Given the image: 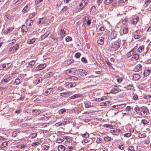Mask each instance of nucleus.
Here are the masks:
<instances>
[{
  "label": "nucleus",
  "mask_w": 151,
  "mask_h": 151,
  "mask_svg": "<svg viewBox=\"0 0 151 151\" xmlns=\"http://www.w3.org/2000/svg\"><path fill=\"white\" fill-rule=\"evenodd\" d=\"M62 2L61 1H58L56 4V6L58 7L60 6L61 5Z\"/></svg>",
  "instance_id": "13d9d810"
},
{
  "label": "nucleus",
  "mask_w": 151,
  "mask_h": 151,
  "mask_svg": "<svg viewBox=\"0 0 151 151\" xmlns=\"http://www.w3.org/2000/svg\"><path fill=\"white\" fill-rule=\"evenodd\" d=\"M37 135V134L36 133H34L32 134L31 136L32 138H34Z\"/></svg>",
  "instance_id": "864d4df0"
},
{
  "label": "nucleus",
  "mask_w": 151,
  "mask_h": 151,
  "mask_svg": "<svg viewBox=\"0 0 151 151\" xmlns=\"http://www.w3.org/2000/svg\"><path fill=\"white\" fill-rule=\"evenodd\" d=\"M91 24V20H88L86 22V24L88 26H89Z\"/></svg>",
  "instance_id": "338daca9"
},
{
  "label": "nucleus",
  "mask_w": 151,
  "mask_h": 151,
  "mask_svg": "<svg viewBox=\"0 0 151 151\" xmlns=\"http://www.w3.org/2000/svg\"><path fill=\"white\" fill-rule=\"evenodd\" d=\"M65 111L66 109H63L59 110L58 112L59 114H63Z\"/></svg>",
  "instance_id": "473e14b6"
},
{
  "label": "nucleus",
  "mask_w": 151,
  "mask_h": 151,
  "mask_svg": "<svg viewBox=\"0 0 151 151\" xmlns=\"http://www.w3.org/2000/svg\"><path fill=\"white\" fill-rule=\"evenodd\" d=\"M102 1V0H97L96 1V3L98 4V6H99L100 4L101 3Z\"/></svg>",
  "instance_id": "bf43d9fd"
},
{
  "label": "nucleus",
  "mask_w": 151,
  "mask_h": 151,
  "mask_svg": "<svg viewBox=\"0 0 151 151\" xmlns=\"http://www.w3.org/2000/svg\"><path fill=\"white\" fill-rule=\"evenodd\" d=\"M45 22V19L43 18L39 19L38 24L40 25L43 24Z\"/></svg>",
  "instance_id": "5701e85b"
},
{
  "label": "nucleus",
  "mask_w": 151,
  "mask_h": 151,
  "mask_svg": "<svg viewBox=\"0 0 151 151\" xmlns=\"http://www.w3.org/2000/svg\"><path fill=\"white\" fill-rule=\"evenodd\" d=\"M63 141V140L61 138L58 139L57 140L56 142L59 143Z\"/></svg>",
  "instance_id": "8fccbe9b"
},
{
  "label": "nucleus",
  "mask_w": 151,
  "mask_h": 151,
  "mask_svg": "<svg viewBox=\"0 0 151 151\" xmlns=\"http://www.w3.org/2000/svg\"><path fill=\"white\" fill-rule=\"evenodd\" d=\"M125 105H126L125 104L117 105L116 108L122 109L125 107Z\"/></svg>",
  "instance_id": "2f4dec72"
},
{
  "label": "nucleus",
  "mask_w": 151,
  "mask_h": 151,
  "mask_svg": "<svg viewBox=\"0 0 151 151\" xmlns=\"http://www.w3.org/2000/svg\"><path fill=\"white\" fill-rule=\"evenodd\" d=\"M52 90V88H49L47 89V91L45 92V94L46 95L49 94L51 92Z\"/></svg>",
  "instance_id": "bb28decb"
},
{
  "label": "nucleus",
  "mask_w": 151,
  "mask_h": 151,
  "mask_svg": "<svg viewBox=\"0 0 151 151\" xmlns=\"http://www.w3.org/2000/svg\"><path fill=\"white\" fill-rule=\"evenodd\" d=\"M70 92H65L60 93V95L61 96H62L64 97H67V96H69L70 95Z\"/></svg>",
  "instance_id": "dca6fc26"
},
{
  "label": "nucleus",
  "mask_w": 151,
  "mask_h": 151,
  "mask_svg": "<svg viewBox=\"0 0 151 151\" xmlns=\"http://www.w3.org/2000/svg\"><path fill=\"white\" fill-rule=\"evenodd\" d=\"M85 106L86 108H88L91 107V105L89 103H86L85 104Z\"/></svg>",
  "instance_id": "de8ad7c7"
},
{
  "label": "nucleus",
  "mask_w": 151,
  "mask_h": 151,
  "mask_svg": "<svg viewBox=\"0 0 151 151\" xmlns=\"http://www.w3.org/2000/svg\"><path fill=\"white\" fill-rule=\"evenodd\" d=\"M134 38L135 39H139L140 37V35H134Z\"/></svg>",
  "instance_id": "3c124183"
},
{
  "label": "nucleus",
  "mask_w": 151,
  "mask_h": 151,
  "mask_svg": "<svg viewBox=\"0 0 151 151\" xmlns=\"http://www.w3.org/2000/svg\"><path fill=\"white\" fill-rule=\"evenodd\" d=\"M22 32H27V27L25 26L24 25H23L22 26Z\"/></svg>",
  "instance_id": "cd10ccee"
},
{
  "label": "nucleus",
  "mask_w": 151,
  "mask_h": 151,
  "mask_svg": "<svg viewBox=\"0 0 151 151\" xmlns=\"http://www.w3.org/2000/svg\"><path fill=\"white\" fill-rule=\"evenodd\" d=\"M131 135V134L129 133H126L124 134V136L125 137H129Z\"/></svg>",
  "instance_id": "09e8293b"
},
{
  "label": "nucleus",
  "mask_w": 151,
  "mask_h": 151,
  "mask_svg": "<svg viewBox=\"0 0 151 151\" xmlns=\"http://www.w3.org/2000/svg\"><path fill=\"white\" fill-rule=\"evenodd\" d=\"M128 150L129 151H135L133 147L132 146H129V147Z\"/></svg>",
  "instance_id": "49530a36"
},
{
  "label": "nucleus",
  "mask_w": 151,
  "mask_h": 151,
  "mask_svg": "<svg viewBox=\"0 0 151 151\" xmlns=\"http://www.w3.org/2000/svg\"><path fill=\"white\" fill-rule=\"evenodd\" d=\"M29 10L27 5L23 9L22 12L24 13H25L27 12H28Z\"/></svg>",
  "instance_id": "393cba45"
},
{
  "label": "nucleus",
  "mask_w": 151,
  "mask_h": 151,
  "mask_svg": "<svg viewBox=\"0 0 151 151\" xmlns=\"http://www.w3.org/2000/svg\"><path fill=\"white\" fill-rule=\"evenodd\" d=\"M78 75L84 77L86 75V74L85 73V70H83L82 69H79L78 70Z\"/></svg>",
  "instance_id": "0eeeda50"
},
{
  "label": "nucleus",
  "mask_w": 151,
  "mask_h": 151,
  "mask_svg": "<svg viewBox=\"0 0 151 151\" xmlns=\"http://www.w3.org/2000/svg\"><path fill=\"white\" fill-rule=\"evenodd\" d=\"M140 78L139 75L137 74H134L133 75V78L134 81H137Z\"/></svg>",
  "instance_id": "9b49d317"
},
{
  "label": "nucleus",
  "mask_w": 151,
  "mask_h": 151,
  "mask_svg": "<svg viewBox=\"0 0 151 151\" xmlns=\"http://www.w3.org/2000/svg\"><path fill=\"white\" fill-rule=\"evenodd\" d=\"M50 33L49 32H47L45 34H44L42 36V39H44L45 38L47 37L49 34Z\"/></svg>",
  "instance_id": "c756f323"
},
{
  "label": "nucleus",
  "mask_w": 151,
  "mask_h": 151,
  "mask_svg": "<svg viewBox=\"0 0 151 151\" xmlns=\"http://www.w3.org/2000/svg\"><path fill=\"white\" fill-rule=\"evenodd\" d=\"M35 83L37 84H38L42 81V78H37L35 79Z\"/></svg>",
  "instance_id": "7c9ffc66"
},
{
  "label": "nucleus",
  "mask_w": 151,
  "mask_h": 151,
  "mask_svg": "<svg viewBox=\"0 0 151 151\" xmlns=\"http://www.w3.org/2000/svg\"><path fill=\"white\" fill-rule=\"evenodd\" d=\"M65 40L67 42H69L72 40V38L70 37H67L65 38Z\"/></svg>",
  "instance_id": "a19ab883"
},
{
  "label": "nucleus",
  "mask_w": 151,
  "mask_h": 151,
  "mask_svg": "<svg viewBox=\"0 0 151 151\" xmlns=\"http://www.w3.org/2000/svg\"><path fill=\"white\" fill-rule=\"evenodd\" d=\"M83 4H84V5L83 6V7L81 8H80V10H81L82 9L84 8L86 6L87 4H87V3H86V2H83Z\"/></svg>",
  "instance_id": "4d7b16f0"
},
{
  "label": "nucleus",
  "mask_w": 151,
  "mask_h": 151,
  "mask_svg": "<svg viewBox=\"0 0 151 151\" xmlns=\"http://www.w3.org/2000/svg\"><path fill=\"white\" fill-rule=\"evenodd\" d=\"M65 147L63 145H60L58 146V150L59 151H64Z\"/></svg>",
  "instance_id": "2eb2a0df"
},
{
  "label": "nucleus",
  "mask_w": 151,
  "mask_h": 151,
  "mask_svg": "<svg viewBox=\"0 0 151 151\" xmlns=\"http://www.w3.org/2000/svg\"><path fill=\"white\" fill-rule=\"evenodd\" d=\"M68 8V7L67 6H64L63 8L61 10V13L66 11L67 10Z\"/></svg>",
  "instance_id": "72a5a7b5"
},
{
  "label": "nucleus",
  "mask_w": 151,
  "mask_h": 151,
  "mask_svg": "<svg viewBox=\"0 0 151 151\" xmlns=\"http://www.w3.org/2000/svg\"><path fill=\"white\" fill-rule=\"evenodd\" d=\"M133 98L134 100H136L137 99H138V96L137 95L135 94H134L133 96Z\"/></svg>",
  "instance_id": "5fc2aeb1"
},
{
  "label": "nucleus",
  "mask_w": 151,
  "mask_h": 151,
  "mask_svg": "<svg viewBox=\"0 0 151 151\" xmlns=\"http://www.w3.org/2000/svg\"><path fill=\"white\" fill-rule=\"evenodd\" d=\"M142 123L144 124H147L149 123V122L146 119H143L142 121Z\"/></svg>",
  "instance_id": "e433bc0d"
},
{
  "label": "nucleus",
  "mask_w": 151,
  "mask_h": 151,
  "mask_svg": "<svg viewBox=\"0 0 151 151\" xmlns=\"http://www.w3.org/2000/svg\"><path fill=\"white\" fill-rule=\"evenodd\" d=\"M142 66L140 64H138L136 65L134 69V71L135 72H138L142 70Z\"/></svg>",
  "instance_id": "6e6552de"
},
{
  "label": "nucleus",
  "mask_w": 151,
  "mask_h": 151,
  "mask_svg": "<svg viewBox=\"0 0 151 151\" xmlns=\"http://www.w3.org/2000/svg\"><path fill=\"white\" fill-rule=\"evenodd\" d=\"M104 37H101L97 41V43L101 45H102L104 44Z\"/></svg>",
  "instance_id": "9d476101"
},
{
  "label": "nucleus",
  "mask_w": 151,
  "mask_h": 151,
  "mask_svg": "<svg viewBox=\"0 0 151 151\" xmlns=\"http://www.w3.org/2000/svg\"><path fill=\"white\" fill-rule=\"evenodd\" d=\"M124 88L128 90H131L133 89L134 87L132 85L129 84L125 86Z\"/></svg>",
  "instance_id": "f8f14e48"
},
{
  "label": "nucleus",
  "mask_w": 151,
  "mask_h": 151,
  "mask_svg": "<svg viewBox=\"0 0 151 151\" xmlns=\"http://www.w3.org/2000/svg\"><path fill=\"white\" fill-rule=\"evenodd\" d=\"M19 47V45L18 44H15L14 46L12 47L11 48L9 49V51L13 52L14 51H16L18 49Z\"/></svg>",
  "instance_id": "39448f33"
},
{
  "label": "nucleus",
  "mask_w": 151,
  "mask_h": 151,
  "mask_svg": "<svg viewBox=\"0 0 151 151\" xmlns=\"http://www.w3.org/2000/svg\"><path fill=\"white\" fill-rule=\"evenodd\" d=\"M134 52V51L133 50H132L129 52L128 53V57H130L132 56Z\"/></svg>",
  "instance_id": "37998d69"
},
{
  "label": "nucleus",
  "mask_w": 151,
  "mask_h": 151,
  "mask_svg": "<svg viewBox=\"0 0 151 151\" xmlns=\"http://www.w3.org/2000/svg\"><path fill=\"white\" fill-rule=\"evenodd\" d=\"M46 66L45 64H41L37 67L36 69L37 70H40L44 69Z\"/></svg>",
  "instance_id": "423d86ee"
},
{
  "label": "nucleus",
  "mask_w": 151,
  "mask_h": 151,
  "mask_svg": "<svg viewBox=\"0 0 151 151\" xmlns=\"http://www.w3.org/2000/svg\"><path fill=\"white\" fill-rule=\"evenodd\" d=\"M22 1V0H15L14 1L13 3L14 4L17 5L20 3Z\"/></svg>",
  "instance_id": "c85d7f7f"
},
{
  "label": "nucleus",
  "mask_w": 151,
  "mask_h": 151,
  "mask_svg": "<svg viewBox=\"0 0 151 151\" xmlns=\"http://www.w3.org/2000/svg\"><path fill=\"white\" fill-rule=\"evenodd\" d=\"M33 21L32 20H27L25 22L26 24L27 25H28L29 26H31L32 24Z\"/></svg>",
  "instance_id": "4be33fe9"
},
{
  "label": "nucleus",
  "mask_w": 151,
  "mask_h": 151,
  "mask_svg": "<svg viewBox=\"0 0 151 151\" xmlns=\"http://www.w3.org/2000/svg\"><path fill=\"white\" fill-rule=\"evenodd\" d=\"M114 0H106L104 1V3L105 5H108L112 2H114Z\"/></svg>",
  "instance_id": "6ab92c4d"
},
{
  "label": "nucleus",
  "mask_w": 151,
  "mask_h": 151,
  "mask_svg": "<svg viewBox=\"0 0 151 151\" xmlns=\"http://www.w3.org/2000/svg\"><path fill=\"white\" fill-rule=\"evenodd\" d=\"M150 70H146L144 71L143 75L145 76H147L150 74Z\"/></svg>",
  "instance_id": "aec40b11"
},
{
  "label": "nucleus",
  "mask_w": 151,
  "mask_h": 151,
  "mask_svg": "<svg viewBox=\"0 0 151 151\" xmlns=\"http://www.w3.org/2000/svg\"><path fill=\"white\" fill-rule=\"evenodd\" d=\"M88 142V140H87V139H85L83 140V141L82 142V143H83V144L85 145V144H86V143H87Z\"/></svg>",
  "instance_id": "052dcab7"
},
{
  "label": "nucleus",
  "mask_w": 151,
  "mask_h": 151,
  "mask_svg": "<svg viewBox=\"0 0 151 151\" xmlns=\"http://www.w3.org/2000/svg\"><path fill=\"white\" fill-rule=\"evenodd\" d=\"M35 62L34 60L31 61L29 62V64L30 65L33 66L35 64Z\"/></svg>",
  "instance_id": "c03bdc74"
},
{
  "label": "nucleus",
  "mask_w": 151,
  "mask_h": 151,
  "mask_svg": "<svg viewBox=\"0 0 151 151\" xmlns=\"http://www.w3.org/2000/svg\"><path fill=\"white\" fill-rule=\"evenodd\" d=\"M73 61L74 60L73 59L68 60L64 62V64L66 65H69L72 63Z\"/></svg>",
  "instance_id": "1a4fd4ad"
},
{
  "label": "nucleus",
  "mask_w": 151,
  "mask_h": 151,
  "mask_svg": "<svg viewBox=\"0 0 151 151\" xmlns=\"http://www.w3.org/2000/svg\"><path fill=\"white\" fill-rule=\"evenodd\" d=\"M96 142L97 143H100L101 142V140L100 139V138H97L96 140Z\"/></svg>",
  "instance_id": "69168bd1"
},
{
  "label": "nucleus",
  "mask_w": 151,
  "mask_h": 151,
  "mask_svg": "<svg viewBox=\"0 0 151 151\" xmlns=\"http://www.w3.org/2000/svg\"><path fill=\"white\" fill-rule=\"evenodd\" d=\"M8 141H5L1 144L0 146V147L1 148H2L4 147H6L8 145Z\"/></svg>",
  "instance_id": "f3484780"
},
{
  "label": "nucleus",
  "mask_w": 151,
  "mask_h": 151,
  "mask_svg": "<svg viewBox=\"0 0 151 151\" xmlns=\"http://www.w3.org/2000/svg\"><path fill=\"white\" fill-rule=\"evenodd\" d=\"M120 46V44L119 42L116 41L113 43L111 47L114 50H116L119 48Z\"/></svg>",
  "instance_id": "f257e3e1"
},
{
  "label": "nucleus",
  "mask_w": 151,
  "mask_h": 151,
  "mask_svg": "<svg viewBox=\"0 0 151 151\" xmlns=\"http://www.w3.org/2000/svg\"><path fill=\"white\" fill-rule=\"evenodd\" d=\"M148 109L147 107L142 106L141 108V114L142 115H147V112L148 111Z\"/></svg>",
  "instance_id": "7ed1b4c3"
},
{
  "label": "nucleus",
  "mask_w": 151,
  "mask_h": 151,
  "mask_svg": "<svg viewBox=\"0 0 151 151\" xmlns=\"http://www.w3.org/2000/svg\"><path fill=\"white\" fill-rule=\"evenodd\" d=\"M105 141L107 142H109L111 140V138L109 137H105L104 138Z\"/></svg>",
  "instance_id": "ea45409f"
},
{
  "label": "nucleus",
  "mask_w": 151,
  "mask_h": 151,
  "mask_svg": "<svg viewBox=\"0 0 151 151\" xmlns=\"http://www.w3.org/2000/svg\"><path fill=\"white\" fill-rule=\"evenodd\" d=\"M13 30V29L12 28L9 27L7 28V30H5L4 32V33L5 35H6L8 33L10 32Z\"/></svg>",
  "instance_id": "412c9836"
},
{
  "label": "nucleus",
  "mask_w": 151,
  "mask_h": 151,
  "mask_svg": "<svg viewBox=\"0 0 151 151\" xmlns=\"http://www.w3.org/2000/svg\"><path fill=\"white\" fill-rule=\"evenodd\" d=\"M134 111H136L137 114L138 113V112L137 111H140V109L139 107H135L134 109Z\"/></svg>",
  "instance_id": "6e6d98bb"
},
{
  "label": "nucleus",
  "mask_w": 151,
  "mask_h": 151,
  "mask_svg": "<svg viewBox=\"0 0 151 151\" xmlns=\"http://www.w3.org/2000/svg\"><path fill=\"white\" fill-rule=\"evenodd\" d=\"M128 32V28L127 27H124L123 30V33L124 34H127Z\"/></svg>",
  "instance_id": "c9c22d12"
},
{
  "label": "nucleus",
  "mask_w": 151,
  "mask_h": 151,
  "mask_svg": "<svg viewBox=\"0 0 151 151\" xmlns=\"http://www.w3.org/2000/svg\"><path fill=\"white\" fill-rule=\"evenodd\" d=\"M35 40L36 39L35 38L32 39H29L27 40V43L29 44H32L35 42Z\"/></svg>",
  "instance_id": "ddd939ff"
},
{
  "label": "nucleus",
  "mask_w": 151,
  "mask_h": 151,
  "mask_svg": "<svg viewBox=\"0 0 151 151\" xmlns=\"http://www.w3.org/2000/svg\"><path fill=\"white\" fill-rule=\"evenodd\" d=\"M9 78H6L3 80H2L1 82L3 84H5L9 81Z\"/></svg>",
  "instance_id": "f704fd0d"
},
{
  "label": "nucleus",
  "mask_w": 151,
  "mask_h": 151,
  "mask_svg": "<svg viewBox=\"0 0 151 151\" xmlns=\"http://www.w3.org/2000/svg\"><path fill=\"white\" fill-rule=\"evenodd\" d=\"M74 97V98H79L81 96L80 95L78 94H76L73 95Z\"/></svg>",
  "instance_id": "603ef678"
},
{
  "label": "nucleus",
  "mask_w": 151,
  "mask_h": 151,
  "mask_svg": "<svg viewBox=\"0 0 151 151\" xmlns=\"http://www.w3.org/2000/svg\"><path fill=\"white\" fill-rule=\"evenodd\" d=\"M81 54L80 52H77L75 55V57H80Z\"/></svg>",
  "instance_id": "0e129e2a"
},
{
  "label": "nucleus",
  "mask_w": 151,
  "mask_h": 151,
  "mask_svg": "<svg viewBox=\"0 0 151 151\" xmlns=\"http://www.w3.org/2000/svg\"><path fill=\"white\" fill-rule=\"evenodd\" d=\"M144 50V47L143 45L140 46L137 50V52L139 53H141Z\"/></svg>",
  "instance_id": "a878e982"
},
{
  "label": "nucleus",
  "mask_w": 151,
  "mask_h": 151,
  "mask_svg": "<svg viewBox=\"0 0 151 151\" xmlns=\"http://www.w3.org/2000/svg\"><path fill=\"white\" fill-rule=\"evenodd\" d=\"M20 80L19 79L17 78L15 80V83L17 84L19 83Z\"/></svg>",
  "instance_id": "e2e57ef3"
},
{
  "label": "nucleus",
  "mask_w": 151,
  "mask_h": 151,
  "mask_svg": "<svg viewBox=\"0 0 151 151\" xmlns=\"http://www.w3.org/2000/svg\"><path fill=\"white\" fill-rule=\"evenodd\" d=\"M121 90L119 89L118 87L117 86H114L112 88L111 91L110 93L113 94H116L119 91H120Z\"/></svg>",
  "instance_id": "f03ea898"
},
{
  "label": "nucleus",
  "mask_w": 151,
  "mask_h": 151,
  "mask_svg": "<svg viewBox=\"0 0 151 151\" xmlns=\"http://www.w3.org/2000/svg\"><path fill=\"white\" fill-rule=\"evenodd\" d=\"M65 31H64V30L63 29H61L60 30V36H62V35H63L64 36H65Z\"/></svg>",
  "instance_id": "4c0bfd02"
},
{
  "label": "nucleus",
  "mask_w": 151,
  "mask_h": 151,
  "mask_svg": "<svg viewBox=\"0 0 151 151\" xmlns=\"http://www.w3.org/2000/svg\"><path fill=\"white\" fill-rule=\"evenodd\" d=\"M131 109V106H127L126 109L127 111H129Z\"/></svg>",
  "instance_id": "774afa93"
},
{
  "label": "nucleus",
  "mask_w": 151,
  "mask_h": 151,
  "mask_svg": "<svg viewBox=\"0 0 151 151\" xmlns=\"http://www.w3.org/2000/svg\"><path fill=\"white\" fill-rule=\"evenodd\" d=\"M16 147L18 148L22 149L24 148L25 146L21 144L17 145Z\"/></svg>",
  "instance_id": "58836bf2"
},
{
  "label": "nucleus",
  "mask_w": 151,
  "mask_h": 151,
  "mask_svg": "<svg viewBox=\"0 0 151 151\" xmlns=\"http://www.w3.org/2000/svg\"><path fill=\"white\" fill-rule=\"evenodd\" d=\"M33 112L34 115H35L36 116H37L40 114L41 112V111L40 110H33Z\"/></svg>",
  "instance_id": "a211bd4d"
},
{
  "label": "nucleus",
  "mask_w": 151,
  "mask_h": 151,
  "mask_svg": "<svg viewBox=\"0 0 151 151\" xmlns=\"http://www.w3.org/2000/svg\"><path fill=\"white\" fill-rule=\"evenodd\" d=\"M43 147L44 150H48L49 148V147L48 146L44 145Z\"/></svg>",
  "instance_id": "680f3d73"
},
{
  "label": "nucleus",
  "mask_w": 151,
  "mask_h": 151,
  "mask_svg": "<svg viewBox=\"0 0 151 151\" xmlns=\"http://www.w3.org/2000/svg\"><path fill=\"white\" fill-rule=\"evenodd\" d=\"M74 84L75 85L71 82H68L65 83V85L67 86H68V88H71L76 86V84L75 83Z\"/></svg>",
  "instance_id": "4468645a"
},
{
  "label": "nucleus",
  "mask_w": 151,
  "mask_h": 151,
  "mask_svg": "<svg viewBox=\"0 0 151 151\" xmlns=\"http://www.w3.org/2000/svg\"><path fill=\"white\" fill-rule=\"evenodd\" d=\"M89 135V134L87 133H86L83 134H82V137L85 138H87L88 137Z\"/></svg>",
  "instance_id": "79ce46f5"
},
{
  "label": "nucleus",
  "mask_w": 151,
  "mask_h": 151,
  "mask_svg": "<svg viewBox=\"0 0 151 151\" xmlns=\"http://www.w3.org/2000/svg\"><path fill=\"white\" fill-rule=\"evenodd\" d=\"M139 20V17L137 16L131 20V23L133 24H136Z\"/></svg>",
  "instance_id": "20e7f679"
},
{
  "label": "nucleus",
  "mask_w": 151,
  "mask_h": 151,
  "mask_svg": "<svg viewBox=\"0 0 151 151\" xmlns=\"http://www.w3.org/2000/svg\"><path fill=\"white\" fill-rule=\"evenodd\" d=\"M110 101H107L105 102H101L100 103V105L101 106H105L109 105Z\"/></svg>",
  "instance_id": "b1692460"
},
{
  "label": "nucleus",
  "mask_w": 151,
  "mask_h": 151,
  "mask_svg": "<svg viewBox=\"0 0 151 151\" xmlns=\"http://www.w3.org/2000/svg\"><path fill=\"white\" fill-rule=\"evenodd\" d=\"M81 60L82 62H83L85 63H86L87 62V60L85 57H82L81 59Z\"/></svg>",
  "instance_id": "a18cd8bd"
}]
</instances>
